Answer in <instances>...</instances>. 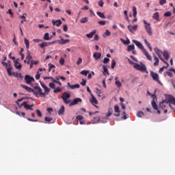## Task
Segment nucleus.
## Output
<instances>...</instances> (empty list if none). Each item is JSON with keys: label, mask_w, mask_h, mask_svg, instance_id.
Masks as SVG:
<instances>
[{"label": "nucleus", "mask_w": 175, "mask_h": 175, "mask_svg": "<svg viewBox=\"0 0 175 175\" xmlns=\"http://www.w3.org/2000/svg\"><path fill=\"white\" fill-rule=\"evenodd\" d=\"M21 87L23 88V90H25L27 92L33 93V96H35V97H38V96H40V97L44 98V96L48 94V93L46 92L42 93V88H40L39 86H35L33 87V89H31V88H29L25 85H21Z\"/></svg>", "instance_id": "nucleus-1"}, {"label": "nucleus", "mask_w": 175, "mask_h": 175, "mask_svg": "<svg viewBox=\"0 0 175 175\" xmlns=\"http://www.w3.org/2000/svg\"><path fill=\"white\" fill-rule=\"evenodd\" d=\"M154 51L155 52V54L157 55H155V54H154V61H155V62H154V66L157 67L159 66V59H160V61H162V62H163V64H165L167 65V67H168V63H167V62H165V60H163V58H162V54H163V52H162V51H160L159 48H154Z\"/></svg>", "instance_id": "nucleus-2"}, {"label": "nucleus", "mask_w": 175, "mask_h": 175, "mask_svg": "<svg viewBox=\"0 0 175 175\" xmlns=\"http://www.w3.org/2000/svg\"><path fill=\"white\" fill-rule=\"evenodd\" d=\"M2 66H5V69L7 70V74L9 75V76L14 75V77L19 79H23L24 78L22 76V74L19 72H12V65H10V61L9 62L5 63L4 62H2Z\"/></svg>", "instance_id": "nucleus-3"}, {"label": "nucleus", "mask_w": 175, "mask_h": 175, "mask_svg": "<svg viewBox=\"0 0 175 175\" xmlns=\"http://www.w3.org/2000/svg\"><path fill=\"white\" fill-rule=\"evenodd\" d=\"M132 42H133L134 44H135V46H137L140 50H142V53H144V55H146L147 60L152 61V57H150V55H148L147 51L144 49V46L140 43V42L132 40Z\"/></svg>", "instance_id": "nucleus-4"}, {"label": "nucleus", "mask_w": 175, "mask_h": 175, "mask_svg": "<svg viewBox=\"0 0 175 175\" xmlns=\"http://www.w3.org/2000/svg\"><path fill=\"white\" fill-rule=\"evenodd\" d=\"M25 99H27V98L25 97L21 98V99L17 100V101H15V104H17V106H18V107H23V108H25L27 110H30V111L33 110V109H31V107H33V105H28L27 102H23L22 103V104L18 103Z\"/></svg>", "instance_id": "nucleus-5"}, {"label": "nucleus", "mask_w": 175, "mask_h": 175, "mask_svg": "<svg viewBox=\"0 0 175 175\" xmlns=\"http://www.w3.org/2000/svg\"><path fill=\"white\" fill-rule=\"evenodd\" d=\"M134 69L142 73H148V72L147 71V68L145 67V65L144 64H135Z\"/></svg>", "instance_id": "nucleus-6"}, {"label": "nucleus", "mask_w": 175, "mask_h": 175, "mask_svg": "<svg viewBox=\"0 0 175 175\" xmlns=\"http://www.w3.org/2000/svg\"><path fill=\"white\" fill-rule=\"evenodd\" d=\"M144 28L146 29V32H147L148 36H152V27H150V23H147L145 20H144Z\"/></svg>", "instance_id": "nucleus-7"}, {"label": "nucleus", "mask_w": 175, "mask_h": 175, "mask_svg": "<svg viewBox=\"0 0 175 175\" xmlns=\"http://www.w3.org/2000/svg\"><path fill=\"white\" fill-rule=\"evenodd\" d=\"M62 100H63V103H65V104L68 105L70 103V94H68L67 92H63V94L61 96Z\"/></svg>", "instance_id": "nucleus-8"}, {"label": "nucleus", "mask_w": 175, "mask_h": 175, "mask_svg": "<svg viewBox=\"0 0 175 175\" xmlns=\"http://www.w3.org/2000/svg\"><path fill=\"white\" fill-rule=\"evenodd\" d=\"M150 77L154 81L157 82L159 84H162V83L160 82V80H159V74L154 72V71H150Z\"/></svg>", "instance_id": "nucleus-9"}, {"label": "nucleus", "mask_w": 175, "mask_h": 175, "mask_svg": "<svg viewBox=\"0 0 175 175\" xmlns=\"http://www.w3.org/2000/svg\"><path fill=\"white\" fill-rule=\"evenodd\" d=\"M151 98H152V102H151L152 108H153L154 110L155 111L159 110V108L157 107V103H155V100H157V96H155V94H152Z\"/></svg>", "instance_id": "nucleus-10"}, {"label": "nucleus", "mask_w": 175, "mask_h": 175, "mask_svg": "<svg viewBox=\"0 0 175 175\" xmlns=\"http://www.w3.org/2000/svg\"><path fill=\"white\" fill-rule=\"evenodd\" d=\"M23 79L25 80V83L30 85L31 83L35 81L36 79H34L33 77H31L30 75H25V78H23Z\"/></svg>", "instance_id": "nucleus-11"}, {"label": "nucleus", "mask_w": 175, "mask_h": 175, "mask_svg": "<svg viewBox=\"0 0 175 175\" xmlns=\"http://www.w3.org/2000/svg\"><path fill=\"white\" fill-rule=\"evenodd\" d=\"M25 59L27 60H23V63L27 64H30V62H35V61L31 60V55H30V52H27V57H25Z\"/></svg>", "instance_id": "nucleus-12"}, {"label": "nucleus", "mask_w": 175, "mask_h": 175, "mask_svg": "<svg viewBox=\"0 0 175 175\" xmlns=\"http://www.w3.org/2000/svg\"><path fill=\"white\" fill-rule=\"evenodd\" d=\"M90 102L91 103V105H93V106L96 107V109L98 108V106H96V105H98V100H96L94 96H92V94H91V99H90Z\"/></svg>", "instance_id": "nucleus-13"}, {"label": "nucleus", "mask_w": 175, "mask_h": 175, "mask_svg": "<svg viewBox=\"0 0 175 175\" xmlns=\"http://www.w3.org/2000/svg\"><path fill=\"white\" fill-rule=\"evenodd\" d=\"M137 8L135 7H132V16H134V19L132 20V23L137 22Z\"/></svg>", "instance_id": "nucleus-14"}, {"label": "nucleus", "mask_w": 175, "mask_h": 175, "mask_svg": "<svg viewBox=\"0 0 175 175\" xmlns=\"http://www.w3.org/2000/svg\"><path fill=\"white\" fill-rule=\"evenodd\" d=\"M78 103H81V98H75V100H73L72 102L70 101V103L68 104H70V107H71V106H75L76 105H78Z\"/></svg>", "instance_id": "nucleus-15"}, {"label": "nucleus", "mask_w": 175, "mask_h": 175, "mask_svg": "<svg viewBox=\"0 0 175 175\" xmlns=\"http://www.w3.org/2000/svg\"><path fill=\"white\" fill-rule=\"evenodd\" d=\"M51 44H53V42H43L41 44H38V46H40V49H44V47H46Z\"/></svg>", "instance_id": "nucleus-16"}, {"label": "nucleus", "mask_w": 175, "mask_h": 175, "mask_svg": "<svg viewBox=\"0 0 175 175\" xmlns=\"http://www.w3.org/2000/svg\"><path fill=\"white\" fill-rule=\"evenodd\" d=\"M19 59H15L14 61V67H15V69H21L22 68V65L20 64V63H18Z\"/></svg>", "instance_id": "nucleus-17"}, {"label": "nucleus", "mask_w": 175, "mask_h": 175, "mask_svg": "<svg viewBox=\"0 0 175 175\" xmlns=\"http://www.w3.org/2000/svg\"><path fill=\"white\" fill-rule=\"evenodd\" d=\"M51 25L57 27H59V25H62V21L61 20L51 21Z\"/></svg>", "instance_id": "nucleus-18"}, {"label": "nucleus", "mask_w": 175, "mask_h": 175, "mask_svg": "<svg viewBox=\"0 0 175 175\" xmlns=\"http://www.w3.org/2000/svg\"><path fill=\"white\" fill-rule=\"evenodd\" d=\"M120 111L119 110V106L118 105H114V116L115 117H119L120 115Z\"/></svg>", "instance_id": "nucleus-19"}, {"label": "nucleus", "mask_w": 175, "mask_h": 175, "mask_svg": "<svg viewBox=\"0 0 175 175\" xmlns=\"http://www.w3.org/2000/svg\"><path fill=\"white\" fill-rule=\"evenodd\" d=\"M66 87L68 88H70V90L79 89V84L70 85V83H68Z\"/></svg>", "instance_id": "nucleus-20"}, {"label": "nucleus", "mask_w": 175, "mask_h": 175, "mask_svg": "<svg viewBox=\"0 0 175 175\" xmlns=\"http://www.w3.org/2000/svg\"><path fill=\"white\" fill-rule=\"evenodd\" d=\"M127 29H129V31H131V33L137 30V25L132 26V25H128Z\"/></svg>", "instance_id": "nucleus-21"}, {"label": "nucleus", "mask_w": 175, "mask_h": 175, "mask_svg": "<svg viewBox=\"0 0 175 175\" xmlns=\"http://www.w3.org/2000/svg\"><path fill=\"white\" fill-rule=\"evenodd\" d=\"M68 43H70V40H64L63 38L59 39V41L58 42V44L62 45L66 44Z\"/></svg>", "instance_id": "nucleus-22"}, {"label": "nucleus", "mask_w": 175, "mask_h": 175, "mask_svg": "<svg viewBox=\"0 0 175 175\" xmlns=\"http://www.w3.org/2000/svg\"><path fill=\"white\" fill-rule=\"evenodd\" d=\"M165 100L172 103V105H175V98H174L173 96H168V98L167 99H165Z\"/></svg>", "instance_id": "nucleus-23"}, {"label": "nucleus", "mask_w": 175, "mask_h": 175, "mask_svg": "<svg viewBox=\"0 0 175 175\" xmlns=\"http://www.w3.org/2000/svg\"><path fill=\"white\" fill-rule=\"evenodd\" d=\"M111 115H112V113L111 111H108L107 113H106V118H103V120L104 121H101V122L106 123V120H107V118H109Z\"/></svg>", "instance_id": "nucleus-24"}, {"label": "nucleus", "mask_w": 175, "mask_h": 175, "mask_svg": "<svg viewBox=\"0 0 175 175\" xmlns=\"http://www.w3.org/2000/svg\"><path fill=\"white\" fill-rule=\"evenodd\" d=\"M93 57L94 58V59L98 60L99 59H100V53H94L93 54Z\"/></svg>", "instance_id": "nucleus-25"}, {"label": "nucleus", "mask_w": 175, "mask_h": 175, "mask_svg": "<svg viewBox=\"0 0 175 175\" xmlns=\"http://www.w3.org/2000/svg\"><path fill=\"white\" fill-rule=\"evenodd\" d=\"M96 31H91V33L86 34V38L91 39L92 38V36H96L94 35Z\"/></svg>", "instance_id": "nucleus-26"}, {"label": "nucleus", "mask_w": 175, "mask_h": 175, "mask_svg": "<svg viewBox=\"0 0 175 175\" xmlns=\"http://www.w3.org/2000/svg\"><path fill=\"white\" fill-rule=\"evenodd\" d=\"M144 43L146 44V46H147L148 50H150V51H152V46H150V43H148V42L146 39H144Z\"/></svg>", "instance_id": "nucleus-27"}, {"label": "nucleus", "mask_w": 175, "mask_h": 175, "mask_svg": "<svg viewBox=\"0 0 175 175\" xmlns=\"http://www.w3.org/2000/svg\"><path fill=\"white\" fill-rule=\"evenodd\" d=\"M162 55H163V58H165V60H168V58L170 57V55H168V52L163 51V53H162Z\"/></svg>", "instance_id": "nucleus-28"}, {"label": "nucleus", "mask_w": 175, "mask_h": 175, "mask_svg": "<svg viewBox=\"0 0 175 175\" xmlns=\"http://www.w3.org/2000/svg\"><path fill=\"white\" fill-rule=\"evenodd\" d=\"M135 46L134 44H131L127 46V52H131V51H134Z\"/></svg>", "instance_id": "nucleus-29"}, {"label": "nucleus", "mask_w": 175, "mask_h": 175, "mask_svg": "<svg viewBox=\"0 0 175 175\" xmlns=\"http://www.w3.org/2000/svg\"><path fill=\"white\" fill-rule=\"evenodd\" d=\"M51 90H53V93L55 94H58L59 92H62V88H51Z\"/></svg>", "instance_id": "nucleus-30"}, {"label": "nucleus", "mask_w": 175, "mask_h": 175, "mask_svg": "<svg viewBox=\"0 0 175 175\" xmlns=\"http://www.w3.org/2000/svg\"><path fill=\"white\" fill-rule=\"evenodd\" d=\"M96 15H98L99 18H106V16H104V14L103 12H96Z\"/></svg>", "instance_id": "nucleus-31"}, {"label": "nucleus", "mask_w": 175, "mask_h": 175, "mask_svg": "<svg viewBox=\"0 0 175 175\" xmlns=\"http://www.w3.org/2000/svg\"><path fill=\"white\" fill-rule=\"evenodd\" d=\"M51 82L58 84V85L62 86V83L59 82V79L58 78H55V79H51Z\"/></svg>", "instance_id": "nucleus-32"}, {"label": "nucleus", "mask_w": 175, "mask_h": 175, "mask_svg": "<svg viewBox=\"0 0 175 175\" xmlns=\"http://www.w3.org/2000/svg\"><path fill=\"white\" fill-rule=\"evenodd\" d=\"M41 85H42V88H43V90H45L46 93L50 92V88L46 87V85H43V83H42Z\"/></svg>", "instance_id": "nucleus-33"}, {"label": "nucleus", "mask_w": 175, "mask_h": 175, "mask_svg": "<svg viewBox=\"0 0 175 175\" xmlns=\"http://www.w3.org/2000/svg\"><path fill=\"white\" fill-rule=\"evenodd\" d=\"M37 64H38V61L30 62V63H29V64L27 65H30V69H31V68H33L34 65H37Z\"/></svg>", "instance_id": "nucleus-34"}, {"label": "nucleus", "mask_w": 175, "mask_h": 175, "mask_svg": "<svg viewBox=\"0 0 175 175\" xmlns=\"http://www.w3.org/2000/svg\"><path fill=\"white\" fill-rule=\"evenodd\" d=\"M23 42L25 43V47L27 48V49H28L30 46V43L28 42V40H27V38H23Z\"/></svg>", "instance_id": "nucleus-35"}, {"label": "nucleus", "mask_w": 175, "mask_h": 175, "mask_svg": "<svg viewBox=\"0 0 175 175\" xmlns=\"http://www.w3.org/2000/svg\"><path fill=\"white\" fill-rule=\"evenodd\" d=\"M115 81H116V82H115V84H116V87H118V88H120V86H122V83H120V81H117V77H116L115 78Z\"/></svg>", "instance_id": "nucleus-36"}, {"label": "nucleus", "mask_w": 175, "mask_h": 175, "mask_svg": "<svg viewBox=\"0 0 175 175\" xmlns=\"http://www.w3.org/2000/svg\"><path fill=\"white\" fill-rule=\"evenodd\" d=\"M55 68V65L51 64H48V72L51 71V69Z\"/></svg>", "instance_id": "nucleus-37"}, {"label": "nucleus", "mask_w": 175, "mask_h": 175, "mask_svg": "<svg viewBox=\"0 0 175 175\" xmlns=\"http://www.w3.org/2000/svg\"><path fill=\"white\" fill-rule=\"evenodd\" d=\"M155 21H159V12H155L153 16H152Z\"/></svg>", "instance_id": "nucleus-38"}, {"label": "nucleus", "mask_w": 175, "mask_h": 175, "mask_svg": "<svg viewBox=\"0 0 175 175\" xmlns=\"http://www.w3.org/2000/svg\"><path fill=\"white\" fill-rule=\"evenodd\" d=\"M15 114H17V116L21 117H25V113L23 112L16 111L15 112Z\"/></svg>", "instance_id": "nucleus-39"}, {"label": "nucleus", "mask_w": 175, "mask_h": 175, "mask_svg": "<svg viewBox=\"0 0 175 175\" xmlns=\"http://www.w3.org/2000/svg\"><path fill=\"white\" fill-rule=\"evenodd\" d=\"M64 112V107L62 106L58 111V115H62Z\"/></svg>", "instance_id": "nucleus-40"}, {"label": "nucleus", "mask_w": 175, "mask_h": 175, "mask_svg": "<svg viewBox=\"0 0 175 175\" xmlns=\"http://www.w3.org/2000/svg\"><path fill=\"white\" fill-rule=\"evenodd\" d=\"M79 23H81V24L88 23V18L87 17L82 18L81 20L79 21Z\"/></svg>", "instance_id": "nucleus-41"}, {"label": "nucleus", "mask_w": 175, "mask_h": 175, "mask_svg": "<svg viewBox=\"0 0 175 175\" xmlns=\"http://www.w3.org/2000/svg\"><path fill=\"white\" fill-rule=\"evenodd\" d=\"M43 40H50V37H49L48 33L43 36Z\"/></svg>", "instance_id": "nucleus-42"}, {"label": "nucleus", "mask_w": 175, "mask_h": 175, "mask_svg": "<svg viewBox=\"0 0 175 175\" xmlns=\"http://www.w3.org/2000/svg\"><path fill=\"white\" fill-rule=\"evenodd\" d=\"M79 73H81V75L86 76V75H90V74H88V73H90V71H88V70H83V71H81V72H79Z\"/></svg>", "instance_id": "nucleus-43"}, {"label": "nucleus", "mask_w": 175, "mask_h": 175, "mask_svg": "<svg viewBox=\"0 0 175 175\" xmlns=\"http://www.w3.org/2000/svg\"><path fill=\"white\" fill-rule=\"evenodd\" d=\"M115 67H116V61H114V59H112V61L111 62V69H114Z\"/></svg>", "instance_id": "nucleus-44"}, {"label": "nucleus", "mask_w": 175, "mask_h": 175, "mask_svg": "<svg viewBox=\"0 0 175 175\" xmlns=\"http://www.w3.org/2000/svg\"><path fill=\"white\" fill-rule=\"evenodd\" d=\"M22 53H23V48H21V52L18 53V55H21V59L23 60L24 55Z\"/></svg>", "instance_id": "nucleus-45"}, {"label": "nucleus", "mask_w": 175, "mask_h": 175, "mask_svg": "<svg viewBox=\"0 0 175 175\" xmlns=\"http://www.w3.org/2000/svg\"><path fill=\"white\" fill-rule=\"evenodd\" d=\"M159 3L160 5H163L165 3H167V0H159Z\"/></svg>", "instance_id": "nucleus-46"}, {"label": "nucleus", "mask_w": 175, "mask_h": 175, "mask_svg": "<svg viewBox=\"0 0 175 175\" xmlns=\"http://www.w3.org/2000/svg\"><path fill=\"white\" fill-rule=\"evenodd\" d=\"M170 16H172V12H167L163 14V16L165 17H170Z\"/></svg>", "instance_id": "nucleus-47"}, {"label": "nucleus", "mask_w": 175, "mask_h": 175, "mask_svg": "<svg viewBox=\"0 0 175 175\" xmlns=\"http://www.w3.org/2000/svg\"><path fill=\"white\" fill-rule=\"evenodd\" d=\"M107 63H109V58L104 57V59H103V64H106Z\"/></svg>", "instance_id": "nucleus-48"}, {"label": "nucleus", "mask_w": 175, "mask_h": 175, "mask_svg": "<svg viewBox=\"0 0 175 175\" xmlns=\"http://www.w3.org/2000/svg\"><path fill=\"white\" fill-rule=\"evenodd\" d=\"M98 24H99V25H106V21H99L98 22Z\"/></svg>", "instance_id": "nucleus-49"}, {"label": "nucleus", "mask_w": 175, "mask_h": 175, "mask_svg": "<svg viewBox=\"0 0 175 175\" xmlns=\"http://www.w3.org/2000/svg\"><path fill=\"white\" fill-rule=\"evenodd\" d=\"M83 62V59L81 57L78 58V61L77 62V65L79 66Z\"/></svg>", "instance_id": "nucleus-50"}, {"label": "nucleus", "mask_w": 175, "mask_h": 175, "mask_svg": "<svg viewBox=\"0 0 175 175\" xmlns=\"http://www.w3.org/2000/svg\"><path fill=\"white\" fill-rule=\"evenodd\" d=\"M48 87H50V88H51V89L56 88H55V83H50L49 84H48Z\"/></svg>", "instance_id": "nucleus-51"}, {"label": "nucleus", "mask_w": 175, "mask_h": 175, "mask_svg": "<svg viewBox=\"0 0 175 175\" xmlns=\"http://www.w3.org/2000/svg\"><path fill=\"white\" fill-rule=\"evenodd\" d=\"M53 119H52L50 117H45V122H51V120H53Z\"/></svg>", "instance_id": "nucleus-52"}, {"label": "nucleus", "mask_w": 175, "mask_h": 175, "mask_svg": "<svg viewBox=\"0 0 175 175\" xmlns=\"http://www.w3.org/2000/svg\"><path fill=\"white\" fill-rule=\"evenodd\" d=\"M163 103V105H167V104H172V102H170V101H168V100H163V101H162V103Z\"/></svg>", "instance_id": "nucleus-53"}, {"label": "nucleus", "mask_w": 175, "mask_h": 175, "mask_svg": "<svg viewBox=\"0 0 175 175\" xmlns=\"http://www.w3.org/2000/svg\"><path fill=\"white\" fill-rule=\"evenodd\" d=\"M129 43H131V41H129V40H122V44H124V45H128Z\"/></svg>", "instance_id": "nucleus-54"}, {"label": "nucleus", "mask_w": 175, "mask_h": 175, "mask_svg": "<svg viewBox=\"0 0 175 175\" xmlns=\"http://www.w3.org/2000/svg\"><path fill=\"white\" fill-rule=\"evenodd\" d=\"M165 107H167V105L163 104V103H160V108H161L162 109H164Z\"/></svg>", "instance_id": "nucleus-55"}, {"label": "nucleus", "mask_w": 175, "mask_h": 175, "mask_svg": "<svg viewBox=\"0 0 175 175\" xmlns=\"http://www.w3.org/2000/svg\"><path fill=\"white\" fill-rule=\"evenodd\" d=\"M143 116H144V112L142 111L137 112V117L142 118Z\"/></svg>", "instance_id": "nucleus-56"}, {"label": "nucleus", "mask_w": 175, "mask_h": 175, "mask_svg": "<svg viewBox=\"0 0 175 175\" xmlns=\"http://www.w3.org/2000/svg\"><path fill=\"white\" fill-rule=\"evenodd\" d=\"M104 35H105L106 36H111V31H109V30H106V31L104 32Z\"/></svg>", "instance_id": "nucleus-57"}, {"label": "nucleus", "mask_w": 175, "mask_h": 175, "mask_svg": "<svg viewBox=\"0 0 175 175\" xmlns=\"http://www.w3.org/2000/svg\"><path fill=\"white\" fill-rule=\"evenodd\" d=\"M7 13L9 14V15H10V17H14V13L12 12V10L10 9H9L8 12H7Z\"/></svg>", "instance_id": "nucleus-58"}, {"label": "nucleus", "mask_w": 175, "mask_h": 175, "mask_svg": "<svg viewBox=\"0 0 175 175\" xmlns=\"http://www.w3.org/2000/svg\"><path fill=\"white\" fill-rule=\"evenodd\" d=\"M104 5V2L103 1H99V2L98 3V5H99V7L103 8V5Z\"/></svg>", "instance_id": "nucleus-59"}, {"label": "nucleus", "mask_w": 175, "mask_h": 175, "mask_svg": "<svg viewBox=\"0 0 175 175\" xmlns=\"http://www.w3.org/2000/svg\"><path fill=\"white\" fill-rule=\"evenodd\" d=\"M63 31H68V27L66 26V25H63Z\"/></svg>", "instance_id": "nucleus-60"}, {"label": "nucleus", "mask_w": 175, "mask_h": 175, "mask_svg": "<svg viewBox=\"0 0 175 175\" xmlns=\"http://www.w3.org/2000/svg\"><path fill=\"white\" fill-rule=\"evenodd\" d=\"M35 79H40V73L37 72V74L35 75Z\"/></svg>", "instance_id": "nucleus-61"}, {"label": "nucleus", "mask_w": 175, "mask_h": 175, "mask_svg": "<svg viewBox=\"0 0 175 175\" xmlns=\"http://www.w3.org/2000/svg\"><path fill=\"white\" fill-rule=\"evenodd\" d=\"M37 116L38 118H42V112H40V110L37 109Z\"/></svg>", "instance_id": "nucleus-62"}, {"label": "nucleus", "mask_w": 175, "mask_h": 175, "mask_svg": "<svg viewBox=\"0 0 175 175\" xmlns=\"http://www.w3.org/2000/svg\"><path fill=\"white\" fill-rule=\"evenodd\" d=\"M77 120H78V121L83 120V116H77Z\"/></svg>", "instance_id": "nucleus-63"}, {"label": "nucleus", "mask_w": 175, "mask_h": 175, "mask_svg": "<svg viewBox=\"0 0 175 175\" xmlns=\"http://www.w3.org/2000/svg\"><path fill=\"white\" fill-rule=\"evenodd\" d=\"M81 86H85L86 85V80L85 79H82V81H81Z\"/></svg>", "instance_id": "nucleus-64"}]
</instances>
